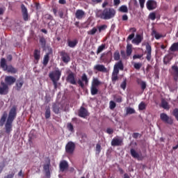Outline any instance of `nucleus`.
I'll return each instance as SVG.
<instances>
[{"instance_id":"nucleus-1","label":"nucleus","mask_w":178,"mask_h":178,"mask_svg":"<svg viewBox=\"0 0 178 178\" xmlns=\"http://www.w3.org/2000/svg\"><path fill=\"white\" fill-rule=\"evenodd\" d=\"M66 81L67 83H70V84H72L73 86H77V84L81 87V88H84V83L86 86L88 85V77L87 76V74L86 73H83L81 76V79L78 80V81H76V78L74 77V73L70 72L67 78Z\"/></svg>"},{"instance_id":"nucleus-2","label":"nucleus","mask_w":178,"mask_h":178,"mask_svg":"<svg viewBox=\"0 0 178 178\" xmlns=\"http://www.w3.org/2000/svg\"><path fill=\"white\" fill-rule=\"evenodd\" d=\"M116 15V10L112 8H106L103 10H99L96 12V17L103 20H109L113 19Z\"/></svg>"},{"instance_id":"nucleus-3","label":"nucleus","mask_w":178,"mask_h":178,"mask_svg":"<svg viewBox=\"0 0 178 178\" xmlns=\"http://www.w3.org/2000/svg\"><path fill=\"white\" fill-rule=\"evenodd\" d=\"M16 111H17L16 107L13 106L9 112L8 117L7 121L5 124L6 133L7 134H10V131H12V130H13V120H15V119H16V116L17 115V113L16 112Z\"/></svg>"},{"instance_id":"nucleus-4","label":"nucleus","mask_w":178,"mask_h":178,"mask_svg":"<svg viewBox=\"0 0 178 178\" xmlns=\"http://www.w3.org/2000/svg\"><path fill=\"white\" fill-rule=\"evenodd\" d=\"M124 65H123V62L122 60H119L114 65L111 75V81L113 84H116V81L119 80V70H124Z\"/></svg>"},{"instance_id":"nucleus-5","label":"nucleus","mask_w":178,"mask_h":178,"mask_svg":"<svg viewBox=\"0 0 178 178\" xmlns=\"http://www.w3.org/2000/svg\"><path fill=\"white\" fill-rule=\"evenodd\" d=\"M60 76H62V71H60L59 68H57L49 74V77L53 83L54 90H57L58 88V81L60 80Z\"/></svg>"},{"instance_id":"nucleus-6","label":"nucleus","mask_w":178,"mask_h":178,"mask_svg":"<svg viewBox=\"0 0 178 178\" xmlns=\"http://www.w3.org/2000/svg\"><path fill=\"white\" fill-rule=\"evenodd\" d=\"M0 67H1L4 72L11 73V74H16L18 72L17 68L13 67V65H8V64H6V59L4 58H2L0 60Z\"/></svg>"},{"instance_id":"nucleus-7","label":"nucleus","mask_w":178,"mask_h":178,"mask_svg":"<svg viewBox=\"0 0 178 178\" xmlns=\"http://www.w3.org/2000/svg\"><path fill=\"white\" fill-rule=\"evenodd\" d=\"M102 84V82L98 79V78H93L90 87L91 95H97L98 94V87Z\"/></svg>"},{"instance_id":"nucleus-8","label":"nucleus","mask_w":178,"mask_h":178,"mask_svg":"<svg viewBox=\"0 0 178 178\" xmlns=\"http://www.w3.org/2000/svg\"><path fill=\"white\" fill-rule=\"evenodd\" d=\"M100 59L102 62H104V63H109L112 62V52L109 51L102 54Z\"/></svg>"},{"instance_id":"nucleus-9","label":"nucleus","mask_w":178,"mask_h":178,"mask_svg":"<svg viewBox=\"0 0 178 178\" xmlns=\"http://www.w3.org/2000/svg\"><path fill=\"white\" fill-rule=\"evenodd\" d=\"M74 149H76V144L72 141L68 142L65 145V152L70 155L73 154Z\"/></svg>"},{"instance_id":"nucleus-10","label":"nucleus","mask_w":178,"mask_h":178,"mask_svg":"<svg viewBox=\"0 0 178 178\" xmlns=\"http://www.w3.org/2000/svg\"><path fill=\"white\" fill-rule=\"evenodd\" d=\"M160 119L162 120V122L166 123L167 124H173V118H172V117H169L168 114L165 113L160 114Z\"/></svg>"},{"instance_id":"nucleus-11","label":"nucleus","mask_w":178,"mask_h":178,"mask_svg":"<svg viewBox=\"0 0 178 178\" xmlns=\"http://www.w3.org/2000/svg\"><path fill=\"white\" fill-rule=\"evenodd\" d=\"M59 54L64 63H69V62H70V55H69V53L66 52V51L63 50L59 52Z\"/></svg>"},{"instance_id":"nucleus-12","label":"nucleus","mask_w":178,"mask_h":178,"mask_svg":"<svg viewBox=\"0 0 178 178\" xmlns=\"http://www.w3.org/2000/svg\"><path fill=\"white\" fill-rule=\"evenodd\" d=\"M9 92V86L5 82L0 83V95H6Z\"/></svg>"},{"instance_id":"nucleus-13","label":"nucleus","mask_w":178,"mask_h":178,"mask_svg":"<svg viewBox=\"0 0 178 178\" xmlns=\"http://www.w3.org/2000/svg\"><path fill=\"white\" fill-rule=\"evenodd\" d=\"M21 10L24 22H29V17H30V16H29V11H27V8H26L24 4L21 5Z\"/></svg>"},{"instance_id":"nucleus-14","label":"nucleus","mask_w":178,"mask_h":178,"mask_svg":"<svg viewBox=\"0 0 178 178\" xmlns=\"http://www.w3.org/2000/svg\"><path fill=\"white\" fill-rule=\"evenodd\" d=\"M78 115L79 118H86L87 116H90V113H88V110L84 108V106H81Z\"/></svg>"},{"instance_id":"nucleus-15","label":"nucleus","mask_w":178,"mask_h":178,"mask_svg":"<svg viewBox=\"0 0 178 178\" xmlns=\"http://www.w3.org/2000/svg\"><path fill=\"white\" fill-rule=\"evenodd\" d=\"M156 1L154 0H148L146 3V7L148 10H154V9H156Z\"/></svg>"},{"instance_id":"nucleus-16","label":"nucleus","mask_w":178,"mask_h":178,"mask_svg":"<svg viewBox=\"0 0 178 178\" xmlns=\"http://www.w3.org/2000/svg\"><path fill=\"white\" fill-rule=\"evenodd\" d=\"M5 84L9 87V86H13L14 83H16V78L13 76H6L4 79Z\"/></svg>"},{"instance_id":"nucleus-17","label":"nucleus","mask_w":178,"mask_h":178,"mask_svg":"<svg viewBox=\"0 0 178 178\" xmlns=\"http://www.w3.org/2000/svg\"><path fill=\"white\" fill-rule=\"evenodd\" d=\"M146 59L148 60V62L151 61V58H152V49L151 47V44L149 43L146 44Z\"/></svg>"},{"instance_id":"nucleus-18","label":"nucleus","mask_w":178,"mask_h":178,"mask_svg":"<svg viewBox=\"0 0 178 178\" xmlns=\"http://www.w3.org/2000/svg\"><path fill=\"white\" fill-rule=\"evenodd\" d=\"M94 70L97 72H100L101 73H106L108 72V69L105 67V65L97 64L93 67Z\"/></svg>"},{"instance_id":"nucleus-19","label":"nucleus","mask_w":178,"mask_h":178,"mask_svg":"<svg viewBox=\"0 0 178 178\" xmlns=\"http://www.w3.org/2000/svg\"><path fill=\"white\" fill-rule=\"evenodd\" d=\"M85 16H86V12H84V10H80V9L76 10L75 13L76 19H77L78 20H81V19L85 17Z\"/></svg>"},{"instance_id":"nucleus-20","label":"nucleus","mask_w":178,"mask_h":178,"mask_svg":"<svg viewBox=\"0 0 178 178\" xmlns=\"http://www.w3.org/2000/svg\"><path fill=\"white\" fill-rule=\"evenodd\" d=\"M59 168L60 172H65V170L69 169V163L66 161H62L59 164Z\"/></svg>"},{"instance_id":"nucleus-21","label":"nucleus","mask_w":178,"mask_h":178,"mask_svg":"<svg viewBox=\"0 0 178 178\" xmlns=\"http://www.w3.org/2000/svg\"><path fill=\"white\" fill-rule=\"evenodd\" d=\"M23 84H24V80L23 79V78H19L16 81L15 87L17 91H20L22 90Z\"/></svg>"},{"instance_id":"nucleus-22","label":"nucleus","mask_w":178,"mask_h":178,"mask_svg":"<svg viewBox=\"0 0 178 178\" xmlns=\"http://www.w3.org/2000/svg\"><path fill=\"white\" fill-rule=\"evenodd\" d=\"M130 152L131 156L135 159H137L138 161H143V157L140 156V154L136 151V149L132 148L130 149Z\"/></svg>"},{"instance_id":"nucleus-23","label":"nucleus","mask_w":178,"mask_h":178,"mask_svg":"<svg viewBox=\"0 0 178 178\" xmlns=\"http://www.w3.org/2000/svg\"><path fill=\"white\" fill-rule=\"evenodd\" d=\"M143 38H144L141 35L137 34L136 38L132 40V44H136V45H140Z\"/></svg>"},{"instance_id":"nucleus-24","label":"nucleus","mask_w":178,"mask_h":178,"mask_svg":"<svg viewBox=\"0 0 178 178\" xmlns=\"http://www.w3.org/2000/svg\"><path fill=\"white\" fill-rule=\"evenodd\" d=\"M122 143H123V140L122 139L114 138L111 140V145L112 147H119L120 145H122Z\"/></svg>"},{"instance_id":"nucleus-25","label":"nucleus","mask_w":178,"mask_h":178,"mask_svg":"<svg viewBox=\"0 0 178 178\" xmlns=\"http://www.w3.org/2000/svg\"><path fill=\"white\" fill-rule=\"evenodd\" d=\"M33 58L35 60H37V62H38V60L41 59V50H40L39 49H35L33 51Z\"/></svg>"},{"instance_id":"nucleus-26","label":"nucleus","mask_w":178,"mask_h":178,"mask_svg":"<svg viewBox=\"0 0 178 178\" xmlns=\"http://www.w3.org/2000/svg\"><path fill=\"white\" fill-rule=\"evenodd\" d=\"M50 166H51V163L50 162H49L48 163L44 164L43 165V170L45 172L46 176H47V177L51 176V172L49 171Z\"/></svg>"},{"instance_id":"nucleus-27","label":"nucleus","mask_w":178,"mask_h":178,"mask_svg":"<svg viewBox=\"0 0 178 178\" xmlns=\"http://www.w3.org/2000/svg\"><path fill=\"white\" fill-rule=\"evenodd\" d=\"M77 44H79L77 39H74V40H67V45L70 47V48H74Z\"/></svg>"},{"instance_id":"nucleus-28","label":"nucleus","mask_w":178,"mask_h":178,"mask_svg":"<svg viewBox=\"0 0 178 178\" xmlns=\"http://www.w3.org/2000/svg\"><path fill=\"white\" fill-rule=\"evenodd\" d=\"M172 69L173 70V76H174V80H175V81H178V67L176 65H174L172 67Z\"/></svg>"},{"instance_id":"nucleus-29","label":"nucleus","mask_w":178,"mask_h":178,"mask_svg":"<svg viewBox=\"0 0 178 178\" xmlns=\"http://www.w3.org/2000/svg\"><path fill=\"white\" fill-rule=\"evenodd\" d=\"M60 111V105L59 104H54L53 105V112L56 113V115H58L59 112Z\"/></svg>"},{"instance_id":"nucleus-30","label":"nucleus","mask_w":178,"mask_h":178,"mask_svg":"<svg viewBox=\"0 0 178 178\" xmlns=\"http://www.w3.org/2000/svg\"><path fill=\"white\" fill-rule=\"evenodd\" d=\"M152 35L156 38V40H160V38H162L163 36L161 34H159L155 29H153L152 31Z\"/></svg>"},{"instance_id":"nucleus-31","label":"nucleus","mask_w":178,"mask_h":178,"mask_svg":"<svg viewBox=\"0 0 178 178\" xmlns=\"http://www.w3.org/2000/svg\"><path fill=\"white\" fill-rule=\"evenodd\" d=\"M48 62H49V53H47L44 56L42 62L43 66H47V65H48Z\"/></svg>"},{"instance_id":"nucleus-32","label":"nucleus","mask_w":178,"mask_h":178,"mask_svg":"<svg viewBox=\"0 0 178 178\" xmlns=\"http://www.w3.org/2000/svg\"><path fill=\"white\" fill-rule=\"evenodd\" d=\"M132 47L133 46L130 44H128L127 45V51H126L127 56H130V55H131L133 52Z\"/></svg>"},{"instance_id":"nucleus-33","label":"nucleus","mask_w":178,"mask_h":178,"mask_svg":"<svg viewBox=\"0 0 178 178\" xmlns=\"http://www.w3.org/2000/svg\"><path fill=\"white\" fill-rule=\"evenodd\" d=\"M39 42L42 48H45V47H47V40H45V38L40 37L39 39Z\"/></svg>"},{"instance_id":"nucleus-34","label":"nucleus","mask_w":178,"mask_h":178,"mask_svg":"<svg viewBox=\"0 0 178 178\" xmlns=\"http://www.w3.org/2000/svg\"><path fill=\"white\" fill-rule=\"evenodd\" d=\"M170 51H171V52H176L178 51V42L171 45L170 47Z\"/></svg>"},{"instance_id":"nucleus-35","label":"nucleus","mask_w":178,"mask_h":178,"mask_svg":"<svg viewBox=\"0 0 178 178\" xmlns=\"http://www.w3.org/2000/svg\"><path fill=\"white\" fill-rule=\"evenodd\" d=\"M137 83H138V84H139V86H140L141 90L143 91H144V90H145V88H147V83H145V81L138 80L137 81Z\"/></svg>"},{"instance_id":"nucleus-36","label":"nucleus","mask_w":178,"mask_h":178,"mask_svg":"<svg viewBox=\"0 0 178 178\" xmlns=\"http://www.w3.org/2000/svg\"><path fill=\"white\" fill-rule=\"evenodd\" d=\"M44 118L45 119H49V118H51V108H49V106L46 108Z\"/></svg>"},{"instance_id":"nucleus-37","label":"nucleus","mask_w":178,"mask_h":178,"mask_svg":"<svg viewBox=\"0 0 178 178\" xmlns=\"http://www.w3.org/2000/svg\"><path fill=\"white\" fill-rule=\"evenodd\" d=\"M6 118H8V114L3 113L1 116V118L0 119V124L1 126H3V124H5V122H6Z\"/></svg>"},{"instance_id":"nucleus-38","label":"nucleus","mask_w":178,"mask_h":178,"mask_svg":"<svg viewBox=\"0 0 178 178\" xmlns=\"http://www.w3.org/2000/svg\"><path fill=\"white\" fill-rule=\"evenodd\" d=\"M114 60H120V53L116 50L113 54Z\"/></svg>"},{"instance_id":"nucleus-39","label":"nucleus","mask_w":178,"mask_h":178,"mask_svg":"<svg viewBox=\"0 0 178 178\" xmlns=\"http://www.w3.org/2000/svg\"><path fill=\"white\" fill-rule=\"evenodd\" d=\"M138 109L139 111H145L147 109V104L144 102H141L138 105Z\"/></svg>"},{"instance_id":"nucleus-40","label":"nucleus","mask_w":178,"mask_h":178,"mask_svg":"<svg viewBox=\"0 0 178 178\" xmlns=\"http://www.w3.org/2000/svg\"><path fill=\"white\" fill-rule=\"evenodd\" d=\"M119 11L122 13H127L129 12V8L126 6H121L119 8Z\"/></svg>"},{"instance_id":"nucleus-41","label":"nucleus","mask_w":178,"mask_h":178,"mask_svg":"<svg viewBox=\"0 0 178 178\" xmlns=\"http://www.w3.org/2000/svg\"><path fill=\"white\" fill-rule=\"evenodd\" d=\"M104 49H105V44H102L100 46H99L96 52L97 55H99V54H101V52H102Z\"/></svg>"},{"instance_id":"nucleus-42","label":"nucleus","mask_w":178,"mask_h":178,"mask_svg":"<svg viewBox=\"0 0 178 178\" xmlns=\"http://www.w3.org/2000/svg\"><path fill=\"white\" fill-rule=\"evenodd\" d=\"M134 67L136 70H140V69H141V67H143V63H134Z\"/></svg>"},{"instance_id":"nucleus-43","label":"nucleus","mask_w":178,"mask_h":178,"mask_svg":"<svg viewBox=\"0 0 178 178\" xmlns=\"http://www.w3.org/2000/svg\"><path fill=\"white\" fill-rule=\"evenodd\" d=\"M161 106L163 108V109H168L169 110V104L166 101H162L161 102Z\"/></svg>"},{"instance_id":"nucleus-44","label":"nucleus","mask_w":178,"mask_h":178,"mask_svg":"<svg viewBox=\"0 0 178 178\" xmlns=\"http://www.w3.org/2000/svg\"><path fill=\"white\" fill-rule=\"evenodd\" d=\"M170 60H172V58H170V56H165L163 58L164 65H168V63H169V62H170Z\"/></svg>"},{"instance_id":"nucleus-45","label":"nucleus","mask_w":178,"mask_h":178,"mask_svg":"<svg viewBox=\"0 0 178 178\" xmlns=\"http://www.w3.org/2000/svg\"><path fill=\"white\" fill-rule=\"evenodd\" d=\"M97 31H98V29H97L95 27H93L90 31H88V35H94Z\"/></svg>"},{"instance_id":"nucleus-46","label":"nucleus","mask_w":178,"mask_h":178,"mask_svg":"<svg viewBox=\"0 0 178 178\" xmlns=\"http://www.w3.org/2000/svg\"><path fill=\"white\" fill-rule=\"evenodd\" d=\"M133 113H136V110H134V108H132L130 107L127 108V115H133Z\"/></svg>"},{"instance_id":"nucleus-47","label":"nucleus","mask_w":178,"mask_h":178,"mask_svg":"<svg viewBox=\"0 0 178 178\" xmlns=\"http://www.w3.org/2000/svg\"><path fill=\"white\" fill-rule=\"evenodd\" d=\"M172 115L175 118L176 120L178 122V108H176L172 111Z\"/></svg>"},{"instance_id":"nucleus-48","label":"nucleus","mask_w":178,"mask_h":178,"mask_svg":"<svg viewBox=\"0 0 178 178\" xmlns=\"http://www.w3.org/2000/svg\"><path fill=\"white\" fill-rule=\"evenodd\" d=\"M67 129L69 130V131H74V128L73 127V124L70 122L67 123Z\"/></svg>"},{"instance_id":"nucleus-49","label":"nucleus","mask_w":178,"mask_h":178,"mask_svg":"<svg viewBox=\"0 0 178 178\" xmlns=\"http://www.w3.org/2000/svg\"><path fill=\"white\" fill-rule=\"evenodd\" d=\"M127 84V79H124V81H122V83L120 85V88L122 90H126V85Z\"/></svg>"},{"instance_id":"nucleus-50","label":"nucleus","mask_w":178,"mask_h":178,"mask_svg":"<svg viewBox=\"0 0 178 178\" xmlns=\"http://www.w3.org/2000/svg\"><path fill=\"white\" fill-rule=\"evenodd\" d=\"M149 19H150V20H155L156 19V14L155 13H151L149 15Z\"/></svg>"},{"instance_id":"nucleus-51","label":"nucleus","mask_w":178,"mask_h":178,"mask_svg":"<svg viewBox=\"0 0 178 178\" xmlns=\"http://www.w3.org/2000/svg\"><path fill=\"white\" fill-rule=\"evenodd\" d=\"M96 154L98 155L99 154H101V145L99 143L96 145Z\"/></svg>"},{"instance_id":"nucleus-52","label":"nucleus","mask_w":178,"mask_h":178,"mask_svg":"<svg viewBox=\"0 0 178 178\" xmlns=\"http://www.w3.org/2000/svg\"><path fill=\"white\" fill-rule=\"evenodd\" d=\"M106 29H108V26L106 25H102L99 26L98 28L99 33H101V31H104V30H106Z\"/></svg>"},{"instance_id":"nucleus-53","label":"nucleus","mask_w":178,"mask_h":178,"mask_svg":"<svg viewBox=\"0 0 178 178\" xmlns=\"http://www.w3.org/2000/svg\"><path fill=\"white\" fill-rule=\"evenodd\" d=\"M143 56V54H135L133 56V59L134 60H136V59H141Z\"/></svg>"},{"instance_id":"nucleus-54","label":"nucleus","mask_w":178,"mask_h":178,"mask_svg":"<svg viewBox=\"0 0 178 178\" xmlns=\"http://www.w3.org/2000/svg\"><path fill=\"white\" fill-rule=\"evenodd\" d=\"M109 105L110 109H115V108H116V103H115L113 101H111Z\"/></svg>"},{"instance_id":"nucleus-55","label":"nucleus","mask_w":178,"mask_h":178,"mask_svg":"<svg viewBox=\"0 0 178 178\" xmlns=\"http://www.w3.org/2000/svg\"><path fill=\"white\" fill-rule=\"evenodd\" d=\"M15 173L16 172L15 171H13V172H11L10 174H8L6 177H4V178H13V177H15Z\"/></svg>"},{"instance_id":"nucleus-56","label":"nucleus","mask_w":178,"mask_h":178,"mask_svg":"<svg viewBox=\"0 0 178 178\" xmlns=\"http://www.w3.org/2000/svg\"><path fill=\"white\" fill-rule=\"evenodd\" d=\"M115 102H118V104H120L123 101V99H122V97L118 96V97L115 98Z\"/></svg>"},{"instance_id":"nucleus-57","label":"nucleus","mask_w":178,"mask_h":178,"mask_svg":"<svg viewBox=\"0 0 178 178\" xmlns=\"http://www.w3.org/2000/svg\"><path fill=\"white\" fill-rule=\"evenodd\" d=\"M139 1V3H140V6L141 8V9H144V5L145 3V0H138Z\"/></svg>"},{"instance_id":"nucleus-58","label":"nucleus","mask_w":178,"mask_h":178,"mask_svg":"<svg viewBox=\"0 0 178 178\" xmlns=\"http://www.w3.org/2000/svg\"><path fill=\"white\" fill-rule=\"evenodd\" d=\"M106 133H107V134H113V129L112 128H107Z\"/></svg>"},{"instance_id":"nucleus-59","label":"nucleus","mask_w":178,"mask_h":178,"mask_svg":"<svg viewBox=\"0 0 178 178\" xmlns=\"http://www.w3.org/2000/svg\"><path fill=\"white\" fill-rule=\"evenodd\" d=\"M134 33H132L131 35H129L127 38V41H130L134 38Z\"/></svg>"},{"instance_id":"nucleus-60","label":"nucleus","mask_w":178,"mask_h":178,"mask_svg":"<svg viewBox=\"0 0 178 178\" xmlns=\"http://www.w3.org/2000/svg\"><path fill=\"white\" fill-rule=\"evenodd\" d=\"M53 13H54V16H58V8L56 7H54L53 8Z\"/></svg>"},{"instance_id":"nucleus-61","label":"nucleus","mask_w":178,"mask_h":178,"mask_svg":"<svg viewBox=\"0 0 178 178\" xmlns=\"http://www.w3.org/2000/svg\"><path fill=\"white\" fill-rule=\"evenodd\" d=\"M120 54L124 59L126 58V51H124V50H121Z\"/></svg>"},{"instance_id":"nucleus-62","label":"nucleus","mask_w":178,"mask_h":178,"mask_svg":"<svg viewBox=\"0 0 178 178\" xmlns=\"http://www.w3.org/2000/svg\"><path fill=\"white\" fill-rule=\"evenodd\" d=\"M122 20L123 22H127V20H129V17L127 16V15H122Z\"/></svg>"},{"instance_id":"nucleus-63","label":"nucleus","mask_w":178,"mask_h":178,"mask_svg":"<svg viewBox=\"0 0 178 178\" xmlns=\"http://www.w3.org/2000/svg\"><path fill=\"white\" fill-rule=\"evenodd\" d=\"M115 6H118L120 4V0H113Z\"/></svg>"},{"instance_id":"nucleus-64","label":"nucleus","mask_w":178,"mask_h":178,"mask_svg":"<svg viewBox=\"0 0 178 178\" xmlns=\"http://www.w3.org/2000/svg\"><path fill=\"white\" fill-rule=\"evenodd\" d=\"M138 136H140V134L138 133H134L132 135L133 138H138Z\"/></svg>"}]
</instances>
